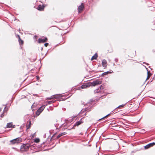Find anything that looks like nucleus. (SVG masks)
<instances>
[{"label": "nucleus", "mask_w": 155, "mask_h": 155, "mask_svg": "<svg viewBox=\"0 0 155 155\" xmlns=\"http://www.w3.org/2000/svg\"><path fill=\"white\" fill-rule=\"evenodd\" d=\"M97 57V53H95L94 55L91 58V60H93L94 59H96Z\"/></svg>", "instance_id": "13"}, {"label": "nucleus", "mask_w": 155, "mask_h": 155, "mask_svg": "<svg viewBox=\"0 0 155 155\" xmlns=\"http://www.w3.org/2000/svg\"><path fill=\"white\" fill-rule=\"evenodd\" d=\"M29 123V124L28 125H27V129H29L30 127V125L31 124V121H30Z\"/></svg>", "instance_id": "23"}, {"label": "nucleus", "mask_w": 155, "mask_h": 155, "mask_svg": "<svg viewBox=\"0 0 155 155\" xmlns=\"http://www.w3.org/2000/svg\"><path fill=\"white\" fill-rule=\"evenodd\" d=\"M83 122V121L81 120V119L79 120V121L77 122L74 124V126H78L81 124Z\"/></svg>", "instance_id": "10"}, {"label": "nucleus", "mask_w": 155, "mask_h": 155, "mask_svg": "<svg viewBox=\"0 0 155 155\" xmlns=\"http://www.w3.org/2000/svg\"><path fill=\"white\" fill-rule=\"evenodd\" d=\"M21 141V139L19 138H17L16 139H14L13 140H11L10 142L12 144H14L16 143H18L20 142Z\"/></svg>", "instance_id": "3"}, {"label": "nucleus", "mask_w": 155, "mask_h": 155, "mask_svg": "<svg viewBox=\"0 0 155 155\" xmlns=\"http://www.w3.org/2000/svg\"><path fill=\"white\" fill-rule=\"evenodd\" d=\"M12 126V123H9L7 124V127L8 128H10Z\"/></svg>", "instance_id": "17"}, {"label": "nucleus", "mask_w": 155, "mask_h": 155, "mask_svg": "<svg viewBox=\"0 0 155 155\" xmlns=\"http://www.w3.org/2000/svg\"><path fill=\"white\" fill-rule=\"evenodd\" d=\"M110 114H107V115L103 117L102 118L100 119H99L98 120H103V119H104V118H105L107 117L108 116H109L110 115Z\"/></svg>", "instance_id": "19"}, {"label": "nucleus", "mask_w": 155, "mask_h": 155, "mask_svg": "<svg viewBox=\"0 0 155 155\" xmlns=\"http://www.w3.org/2000/svg\"><path fill=\"white\" fill-rule=\"evenodd\" d=\"M115 60L116 62H117L118 61V59L116 58L115 59Z\"/></svg>", "instance_id": "27"}, {"label": "nucleus", "mask_w": 155, "mask_h": 155, "mask_svg": "<svg viewBox=\"0 0 155 155\" xmlns=\"http://www.w3.org/2000/svg\"><path fill=\"white\" fill-rule=\"evenodd\" d=\"M102 81L97 80L94 81L92 82L87 83L81 86L82 89L87 88L91 85L94 86L96 85L100 84L102 83Z\"/></svg>", "instance_id": "1"}, {"label": "nucleus", "mask_w": 155, "mask_h": 155, "mask_svg": "<svg viewBox=\"0 0 155 155\" xmlns=\"http://www.w3.org/2000/svg\"><path fill=\"white\" fill-rule=\"evenodd\" d=\"M36 78H37V80H38L39 79V77L38 76H36Z\"/></svg>", "instance_id": "26"}, {"label": "nucleus", "mask_w": 155, "mask_h": 155, "mask_svg": "<svg viewBox=\"0 0 155 155\" xmlns=\"http://www.w3.org/2000/svg\"><path fill=\"white\" fill-rule=\"evenodd\" d=\"M124 104H122L121 105H120V106H118L116 109L115 110H116L117 109V108H119L120 107H123L124 106Z\"/></svg>", "instance_id": "22"}, {"label": "nucleus", "mask_w": 155, "mask_h": 155, "mask_svg": "<svg viewBox=\"0 0 155 155\" xmlns=\"http://www.w3.org/2000/svg\"><path fill=\"white\" fill-rule=\"evenodd\" d=\"M86 111V109H82L80 112L79 114L80 115H81L82 116H85L86 115V113L84 114V112Z\"/></svg>", "instance_id": "8"}, {"label": "nucleus", "mask_w": 155, "mask_h": 155, "mask_svg": "<svg viewBox=\"0 0 155 155\" xmlns=\"http://www.w3.org/2000/svg\"><path fill=\"white\" fill-rule=\"evenodd\" d=\"M102 87V86H101V87H99L97 89L95 90L94 91V93H98L100 92L101 91V88Z\"/></svg>", "instance_id": "14"}, {"label": "nucleus", "mask_w": 155, "mask_h": 155, "mask_svg": "<svg viewBox=\"0 0 155 155\" xmlns=\"http://www.w3.org/2000/svg\"><path fill=\"white\" fill-rule=\"evenodd\" d=\"M84 8V5L83 3H82L81 5H80L78 8V10L79 12H80L81 11H82Z\"/></svg>", "instance_id": "9"}, {"label": "nucleus", "mask_w": 155, "mask_h": 155, "mask_svg": "<svg viewBox=\"0 0 155 155\" xmlns=\"http://www.w3.org/2000/svg\"><path fill=\"white\" fill-rule=\"evenodd\" d=\"M155 145V143H149L146 146H145L144 148L145 149H148L150 147L153 146V145Z\"/></svg>", "instance_id": "6"}, {"label": "nucleus", "mask_w": 155, "mask_h": 155, "mask_svg": "<svg viewBox=\"0 0 155 155\" xmlns=\"http://www.w3.org/2000/svg\"><path fill=\"white\" fill-rule=\"evenodd\" d=\"M60 94L59 95H54L51 96V97L49 98V99H53V98H57L60 97Z\"/></svg>", "instance_id": "11"}, {"label": "nucleus", "mask_w": 155, "mask_h": 155, "mask_svg": "<svg viewBox=\"0 0 155 155\" xmlns=\"http://www.w3.org/2000/svg\"><path fill=\"white\" fill-rule=\"evenodd\" d=\"M48 45V43H45V44H44V45L45 46V47H47Z\"/></svg>", "instance_id": "25"}, {"label": "nucleus", "mask_w": 155, "mask_h": 155, "mask_svg": "<svg viewBox=\"0 0 155 155\" xmlns=\"http://www.w3.org/2000/svg\"><path fill=\"white\" fill-rule=\"evenodd\" d=\"M40 140L38 138H36L34 140V142L35 143H38L39 142Z\"/></svg>", "instance_id": "20"}, {"label": "nucleus", "mask_w": 155, "mask_h": 155, "mask_svg": "<svg viewBox=\"0 0 155 155\" xmlns=\"http://www.w3.org/2000/svg\"><path fill=\"white\" fill-rule=\"evenodd\" d=\"M66 134L65 133V132H64L61 133V134H59L57 137V138L58 139L59 137H61L62 136L64 135L65 134Z\"/></svg>", "instance_id": "15"}, {"label": "nucleus", "mask_w": 155, "mask_h": 155, "mask_svg": "<svg viewBox=\"0 0 155 155\" xmlns=\"http://www.w3.org/2000/svg\"><path fill=\"white\" fill-rule=\"evenodd\" d=\"M147 74V78L146 80H147V79H148L150 78V76L151 75V74L150 73V71H148Z\"/></svg>", "instance_id": "16"}, {"label": "nucleus", "mask_w": 155, "mask_h": 155, "mask_svg": "<svg viewBox=\"0 0 155 155\" xmlns=\"http://www.w3.org/2000/svg\"><path fill=\"white\" fill-rule=\"evenodd\" d=\"M47 38H39L38 40V42L39 43H42L45 42L47 41Z\"/></svg>", "instance_id": "5"}, {"label": "nucleus", "mask_w": 155, "mask_h": 155, "mask_svg": "<svg viewBox=\"0 0 155 155\" xmlns=\"http://www.w3.org/2000/svg\"><path fill=\"white\" fill-rule=\"evenodd\" d=\"M29 145L28 144H24L21 146L20 151L21 152L26 151L28 150Z\"/></svg>", "instance_id": "2"}, {"label": "nucleus", "mask_w": 155, "mask_h": 155, "mask_svg": "<svg viewBox=\"0 0 155 155\" xmlns=\"http://www.w3.org/2000/svg\"><path fill=\"white\" fill-rule=\"evenodd\" d=\"M45 107V105H43L41 107H40L37 111L36 114L37 115H39L42 112Z\"/></svg>", "instance_id": "4"}, {"label": "nucleus", "mask_w": 155, "mask_h": 155, "mask_svg": "<svg viewBox=\"0 0 155 155\" xmlns=\"http://www.w3.org/2000/svg\"><path fill=\"white\" fill-rule=\"evenodd\" d=\"M18 37H19L18 39V41L20 44H23V40H21V39L20 38V36L19 35H18Z\"/></svg>", "instance_id": "18"}, {"label": "nucleus", "mask_w": 155, "mask_h": 155, "mask_svg": "<svg viewBox=\"0 0 155 155\" xmlns=\"http://www.w3.org/2000/svg\"><path fill=\"white\" fill-rule=\"evenodd\" d=\"M53 103V101H49L48 102V104H51V103Z\"/></svg>", "instance_id": "24"}, {"label": "nucleus", "mask_w": 155, "mask_h": 155, "mask_svg": "<svg viewBox=\"0 0 155 155\" xmlns=\"http://www.w3.org/2000/svg\"><path fill=\"white\" fill-rule=\"evenodd\" d=\"M109 73V71H107L103 73L102 74V75L103 76H104V75H106L108 74Z\"/></svg>", "instance_id": "21"}, {"label": "nucleus", "mask_w": 155, "mask_h": 155, "mask_svg": "<svg viewBox=\"0 0 155 155\" xmlns=\"http://www.w3.org/2000/svg\"><path fill=\"white\" fill-rule=\"evenodd\" d=\"M44 7L43 5H39L38 7V9L39 11H42L44 9Z\"/></svg>", "instance_id": "12"}, {"label": "nucleus", "mask_w": 155, "mask_h": 155, "mask_svg": "<svg viewBox=\"0 0 155 155\" xmlns=\"http://www.w3.org/2000/svg\"><path fill=\"white\" fill-rule=\"evenodd\" d=\"M102 64L103 67H104V68L107 67V63L105 60L104 59L102 60Z\"/></svg>", "instance_id": "7"}]
</instances>
